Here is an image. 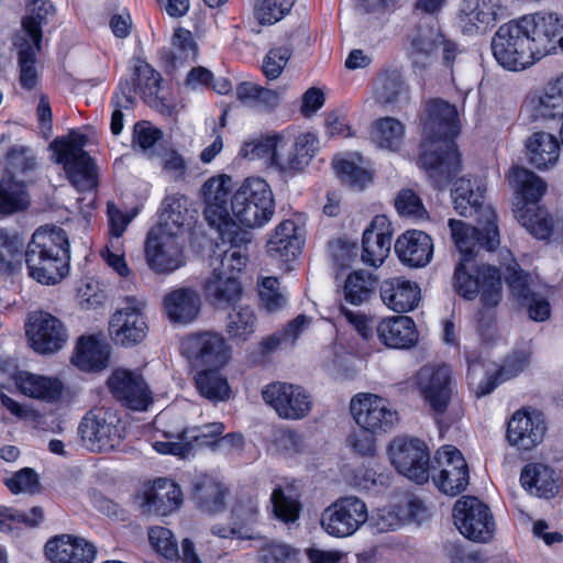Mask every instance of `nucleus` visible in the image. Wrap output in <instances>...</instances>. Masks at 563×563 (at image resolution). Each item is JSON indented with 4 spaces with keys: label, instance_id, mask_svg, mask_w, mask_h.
<instances>
[{
    "label": "nucleus",
    "instance_id": "f257e3e1",
    "mask_svg": "<svg viewBox=\"0 0 563 563\" xmlns=\"http://www.w3.org/2000/svg\"><path fill=\"white\" fill-rule=\"evenodd\" d=\"M455 210L463 217L477 214V227L450 219L451 238L460 254L453 275L454 290L465 299L479 296L485 308H495L503 297L499 269L490 265H476L483 250L494 251L500 243L497 216L493 207L483 206L484 189L479 183L460 178L452 190Z\"/></svg>",
    "mask_w": 563,
    "mask_h": 563
},
{
    "label": "nucleus",
    "instance_id": "f03ea898",
    "mask_svg": "<svg viewBox=\"0 0 563 563\" xmlns=\"http://www.w3.org/2000/svg\"><path fill=\"white\" fill-rule=\"evenodd\" d=\"M457 123L455 106L442 99L424 103L420 163L439 188L446 186L460 170V154L453 140L459 133Z\"/></svg>",
    "mask_w": 563,
    "mask_h": 563
},
{
    "label": "nucleus",
    "instance_id": "7ed1b4c3",
    "mask_svg": "<svg viewBox=\"0 0 563 563\" xmlns=\"http://www.w3.org/2000/svg\"><path fill=\"white\" fill-rule=\"evenodd\" d=\"M29 275L44 285L59 283L68 273L70 258L68 235L64 229L41 227L24 252Z\"/></svg>",
    "mask_w": 563,
    "mask_h": 563
},
{
    "label": "nucleus",
    "instance_id": "20e7f679",
    "mask_svg": "<svg viewBox=\"0 0 563 563\" xmlns=\"http://www.w3.org/2000/svg\"><path fill=\"white\" fill-rule=\"evenodd\" d=\"M274 212L273 191L263 178H246L231 197V221L235 227H263Z\"/></svg>",
    "mask_w": 563,
    "mask_h": 563
},
{
    "label": "nucleus",
    "instance_id": "39448f33",
    "mask_svg": "<svg viewBox=\"0 0 563 563\" xmlns=\"http://www.w3.org/2000/svg\"><path fill=\"white\" fill-rule=\"evenodd\" d=\"M530 41L521 18L505 23L493 36V55L506 69H526L536 63Z\"/></svg>",
    "mask_w": 563,
    "mask_h": 563
},
{
    "label": "nucleus",
    "instance_id": "423d86ee",
    "mask_svg": "<svg viewBox=\"0 0 563 563\" xmlns=\"http://www.w3.org/2000/svg\"><path fill=\"white\" fill-rule=\"evenodd\" d=\"M86 136L78 134L71 141L55 140L51 146L57 153L56 162L63 164L64 170L73 184L80 191H91L97 188V168L92 158L84 151Z\"/></svg>",
    "mask_w": 563,
    "mask_h": 563
},
{
    "label": "nucleus",
    "instance_id": "0eeeda50",
    "mask_svg": "<svg viewBox=\"0 0 563 563\" xmlns=\"http://www.w3.org/2000/svg\"><path fill=\"white\" fill-rule=\"evenodd\" d=\"M440 51L443 65L451 67L457 54L456 44L446 40L434 24L418 25L410 37L409 56L413 66L421 69L431 67Z\"/></svg>",
    "mask_w": 563,
    "mask_h": 563
},
{
    "label": "nucleus",
    "instance_id": "6e6552de",
    "mask_svg": "<svg viewBox=\"0 0 563 563\" xmlns=\"http://www.w3.org/2000/svg\"><path fill=\"white\" fill-rule=\"evenodd\" d=\"M454 525L465 538L478 543L494 539L496 523L487 505L473 496L456 500L452 510Z\"/></svg>",
    "mask_w": 563,
    "mask_h": 563
},
{
    "label": "nucleus",
    "instance_id": "1a4fd4ad",
    "mask_svg": "<svg viewBox=\"0 0 563 563\" xmlns=\"http://www.w3.org/2000/svg\"><path fill=\"white\" fill-rule=\"evenodd\" d=\"M82 444L90 451H109L122 440V429L117 415L104 408L90 410L78 427Z\"/></svg>",
    "mask_w": 563,
    "mask_h": 563
},
{
    "label": "nucleus",
    "instance_id": "9d476101",
    "mask_svg": "<svg viewBox=\"0 0 563 563\" xmlns=\"http://www.w3.org/2000/svg\"><path fill=\"white\" fill-rule=\"evenodd\" d=\"M221 245L210 257L211 274L234 275L241 273L249 261L251 233L242 229H222L218 231Z\"/></svg>",
    "mask_w": 563,
    "mask_h": 563
},
{
    "label": "nucleus",
    "instance_id": "9b49d317",
    "mask_svg": "<svg viewBox=\"0 0 563 563\" xmlns=\"http://www.w3.org/2000/svg\"><path fill=\"white\" fill-rule=\"evenodd\" d=\"M368 520L366 504L356 496L341 497L321 514L322 529L330 536L345 538L354 534Z\"/></svg>",
    "mask_w": 563,
    "mask_h": 563
},
{
    "label": "nucleus",
    "instance_id": "f8f14e48",
    "mask_svg": "<svg viewBox=\"0 0 563 563\" xmlns=\"http://www.w3.org/2000/svg\"><path fill=\"white\" fill-rule=\"evenodd\" d=\"M389 454L397 471L417 484L430 477V453L427 444L416 438L399 437L391 441Z\"/></svg>",
    "mask_w": 563,
    "mask_h": 563
},
{
    "label": "nucleus",
    "instance_id": "ddd939ff",
    "mask_svg": "<svg viewBox=\"0 0 563 563\" xmlns=\"http://www.w3.org/2000/svg\"><path fill=\"white\" fill-rule=\"evenodd\" d=\"M350 411L356 424L372 434L386 433L398 422V413L389 401L374 394L355 395Z\"/></svg>",
    "mask_w": 563,
    "mask_h": 563
},
{
    "label": "nucleus",
    "instance_id": "4468645a",
    "mask_svg": "<svg viewBox=\"0 0 563 563\" xmlns=\"http://www.w3.org/2000/svg\"><path fill=\"white\" fill-rule=\"evenodd\" d=\"M262 397L277 416L286 420H300L312 410V396L299 385L274 382L262 389Z\"/></svg>",
    "mask_w": 563,
    "mask_h": 563
},
{
    "label": "nucleus",
    "instance_id": "2eb2a0df",
    "mask_svg": "<svg viewBox=\"0 0 563 563\" xmlns=\"http://www.w3.org/2000/svg\"><path fill=\"white\" fill-rule=\"evenodd\" d=\"M25 334L32 350L41 355L58 352L69 336L68 329L62 320L42 310L29 313Z\"/></svg>",
    "mask_w": 563,
    "mask_h": 563
},
{
    "label": "nucleus",
    "instance_id": "dca6fc26",
    "mask_svg": "<svg viewBox=\"0 0 563 563\" xmlns=\"http://www.w3.org/2000/svg\"><path fill=\"white\" fill-rule=\"evenodd\" d=\"M537 60L563 53V21L554 13L538 12L521 18Z\"/></svg>",
    "mask_w": 563,
    "mask_h": 563
},
{
    "label": "nucleus",
    "instance_id": "f3484780",
    "mask_svg": "<svg viewBox=\"0 0 563 563\" xmlns=\"http://www.w3.org/2000/svg\"><path fill=\"white\" fill-rule=\"evenodd\" d=\"M233 185L232 177L222 174L210 177L200 189V196L205 205V219L210 227L218 231L239 229L231 221V209L228 205Z\"/></svg>",
    "mask_w": 563,
    "mask_h": 563
},
{
    "label": "nucleus",
    "instance_id": "a211bd4d",
    "mask_svg": "<svg viewBox=\"0 0 563 563\" xmlns=\"http://www.w3.org/2000/svg\"><path fill=\"white\" fill-rule=\"evenodd\" d=\"M145 260L156 274L167 275L185 265L183 236L152 230L145 243Z\"/></svg>",
    "mask_w": 563,
    "mask_h": 563
},
{
    "label": "nucleus",
    "instance_id": "6ab92c4d",
    "mask_svg": "<svg viewBox=\"0 0 563 563\" xmlns=\"http://www.w3.org/2000/svg\"><path fill=\"white\" fill-rule=\"evenodd\" d=\"M417 387L435 415L446 411L452 397L451 368L446 365L427 364L416 375Z\"/></svg>",
    "mask_w": 563,
    "mask_h": 563
},
{
    "label": "nucleus",
    "instance_id": "aec40b11",
    "mask_svg": "<svg viewBox=\"0 0 563 563\" xmlns=\"http://www.w3.org/2000/svg\"><path fill=\"white\" fill-rule=\"evenodd\" d=\"M181 353L199 365L220 367L230 358V346L217 332L203 331L190 334L181 341Z\"/></svg>",
    "mask_w": 563,
    "mask_h": 563
},
{
    "label": "nucleus",
    "instance_id": "412c9836",
    "mask_svg": "<svg viewBox=\"0 0 563 563\" xmlns=\"http://www.w3.org/2000/svg\"><path fill=\"white\" fill-rule=\"evenodd\" d=\"M435 462L440 467L432 479L445 495L456 496L468 485V467L462 453L454 446L445 445L437 451Z\"/></svg>",
    "mask_w": 563,
    "mask_h": 563
},
{
    "label": "nucleus",
    "instance_id": "4be33fe9",
    "mask_svg": "<svg viewBox=\"0 0 563 563\" xmlns=\"http://www.w3.org/2000/svg\"><path fill=\"white\" fill-rule=\"evenodd\" d=\"M126 307L111 317L109 331L112 339L123 346L140 343L147 333V324L142 313L145 301L134 297L126 298Z\"/></svg>",
    "mask_w": 563,
    "mask_h": 563
},
{
    "label": "nucleus",
    "instance_id": "5701e85b",
    "mask_svg": "<svg viewBox=\"0 0 563 563\" xmlns=\"http://www.w3.org/2000/svg\"><path fill=\"white\" fill-rule=\"evenodd\" d=\"M113 397L130 409L144 411L152 402L151 390L137 371L115 369L108 378Z\"/></svg>",
    "mask_w": 563,
    "mask_h": 563
},
{
    "label": "nucleus",
    "instance_id": "b1692460",
    "mask_svg": "<svg viewBox=\"0 0 563 563\" xmlns=\"http://www.w3.org/2000/svg\"><path fill=\"white\" fill-rule=\"evenodd\" d=\"M547 424L541 412L534 409H519L510 418L507 440L519 450H531L544 438Z\"/></svg>",
    "mask_w": 563,
    "mask_h": 563
},
{
    "label": "nucleus",
    "instance_id": "393cba45",
    "mask_svg": "<svg viewBox=\"0 0 563 563\" xmlns=\"http://www.w3.org/2000/svg\"><path fill=\"white\" fill-rule=\"evenodd\" d=\"M45 556L52 563H92L96 548L85 539L62 534L45 544Z\"/></svg>",
    "mask_w": 563,
    "mask_h": 563
},
{
    "label": "nucleus",
    "instance_id": "a878e982",
    "mask_svg": "<svg viewBox=\"0 0 563 563\" xmlns=\"http://www.w3.org/2000/svg\"><path fill=\"white\" fill-rule=\"evenodd\" d=\"M303 227L294 219L280 222L266 244L267 254L276 260L288 262L296 258L305 242Z\"/></svg>",
    "mask_w": 563,
    "mask_h": 563
},
{
    "label": "nucleus",
    "instance_id": "bb28decb",
    "mask_svg": "<svg viewBox=\"0 0 563 563\" xmlns=\"http://www.w3.org/2000/svg\"><path fill=\"white\" fill-rule=\"evenodd\" d=\"M362 262L378 267L389 254L391 231L385 216H376L371 225L364 231L362 240Z\"/></svg>",
    "mask_w": 563,
    "mask_h": 563
},
{
    "label": "nucleus",
    "instance_id": "cd10ccee",
    "mask_svg": "<svg viewBox=\"0 0 563 563\" xmlns=\"http://www.w3.org/2000/svg\"><path fill=\"white\" fill-rule=\"evenodd\" d=\"M161 80V75L150 64L137 58L133 62L131 78L122 80L117 92L123 98H134V93H140L146 102L152 103L158 97Z\"/></svg>",
    "mask_w": 563,
    "mask_h": 563
},
{
    "label": "nucleus",
    "instance_id": "c85d7f7f",
    "mask_svg": "<svg viewBox=\"0 0 563 563\" xmlns=\"http://www.w3.org/2000/svg\"><path fill=\"white\" fill-rule=\"evenodd\" d=\"M181 503L180 487L170 479L158 478L145 489L141 507L144 514L168 516L177 510Z\"/></svg>",
    "mask_w": 563,
    "mask_h": 563
},
{
    "label": "nucleus",
    "instance_id": "c756f323",
    "mask_svg": "<svg viewBox=\"0 0 563 563\" xmlns=\"http://www.w3.org/2000/svg\"><path fill=\"white\" fill-rule=\"evenodd\" d=\"M395 252L402 264L423 267L433 256L432 239L423 231L408 230L396 240Z\"/></svg>",
    "mask_w": 563,
    "mask_h": 563
},
{
    "label": "nucleus",
    "instance_id": "7c9ffc66",
    "mask_svg": "<svg viewBox=\"0 0 563 563\" xmlns=\"http://www.w3.org/2000/svg\"><path fill=\"white\" fill-rule=\"evenodd\" d=\"M383 302L395 312L413 310L420 301V288L417 283L404 277H393L379 286Z\"/></svg>",
    "mask_w": 563,
    "mask_h": 563
},
{
    "label": "nucleus",
    "instance_id": "2f4dec72",
    "mask_svg": "<svg viewBox=\"0 0 563 563\" xmlns=\"http://www.w3.org/2000/svg\"><path fill=\"white\" fill-rule=\"evenodd\" d=\"M14 385L25 397L44 402L58 400L63 391V384L58 378L27 371H21L14 375Z\"/></svg>",
    "mask_w": 563,
    "mask_h": 563
},
{
    "label": "nucleus",
    "instance_id": "473e14b6",
    "mask_svg": "<svg viewBox=\"0 0 563 563\" xmlns=\"http://www.w3.org/2000/svg\"><path fill=\"white\" fill-rule=\"evenodd\" d=\"M383 344L393 349H409L418 342V331L410 317L397 316L384 319L377 327Z\"/></svg>",
    "mask_w": 563,
    "mask_h": 563
},
{
    "label": "nucleus",
    "instance_id": "72a5a7b5",
    "mask_svg": "<svg viewBox=\"0 0 563 563\" xmlns=\"http://www.w3.org/2000/svg\"><path fill=\"white\" fill-rule=\"evenodd\" d=\"M529 163L537 169L545 170L554 167L560 158V142L551 133L534 132L525 142Z\"/></svg>",
    "mask_w": 563,
    "mask_h": 563
},
{
    "label": "nucleus",
    "instance_id": "f704fd0d",
    "mask_svg": "<svg viewBox=\"0 0 563 563\" xmlns=\"http://www.w3.org/2000/svg\"><path fill=\"white\" fill-rule=\"evenodd\" d=\"M508 181L518 201L515 208L523 205H537L547 191V183L532 170L515 166L508 173Z\"/></svg>",
    "mask_w": 563,
    "mask_h": 563
},
{
    "label": "nucleus",
    "instance_id": "c9c22d12",
    "mask_svg": "<svg viewBox=\"0 0 563 563\" xmlns=\"http://www.w3.org/2000/svg\"><path fill=\"white\" fill-rule=\"evenodd\" d=\"M460 12L464 22L476 27L494 26L509 15L501 0H463Z\"/></svg>",
    "mask_w": 563,
    "mask_h": 563
},
{
    "label": "nucleus",
    "instance_id": "e433bc0d",
    "mask_svg": "<svg viewBox=\"0 0 563 563\" xmlns=\"http://www.w3.org/2000/svg\"><path fill=\"white\" fill-rule=\"evenodd\" d=\"M164 310L172 322L187 324L192 322L200 311V297L189 288H179L164 297Z\"/></svg>",
    "mask_w": 563,
    "mask_h": 563
},
{
    "label": "nucleus",
    "instance_id": "4c0bfd02",
    "mask_svg": "<svg viewBox=\"0 0 563 563\" xmlns=\"http://www.w3.org/2000/svg\"><path fill=\"white\" fill-rule=\"evenodd\" d=\"M288 140L283 134H272L254 139L244 143L241 154L243 157L255 161L265 159L271 166L280 170L284 161V152L287 150Z\"/></svg>",
    "mask_w": 563,
    "mask_h": 563
},
{
    "label": "nucleus",
    "instance_id": "58836bf2",
    "mask_svg": "<svg viewBox=\"0 0 563 563\" xmlns=\"http://www.w3.org/2000/svg\"><path fill=\"white\" fill-rule=\"evenodd\" d=\"M554 475V471L545 464L528 463L521 471L520 482L530 495L549 499L559 490Z\"/></svg>",
    "mask_w": 563,
    "mask_h": 563
},
{
    "label": "nucleus",
    "instance_id": "ea45409f",
    "mask_svg": "<svg viewBox=\"0 0 563 563\" xmlns=\"http://www.w3.org/2000/svg\"><path fill=\"white\" fill-rule=\"evenodd\" d=\"M206 298L218 308L234 305L242 296V286L234 275L210 274L203 283Z\"/></svg>",
    "mask_w": 563,
    "mask_h": 563
},
{
    "label": "nucleus",
    "instance_id": "a19ab883",
    "mask_svg": "<svg viewBox=\"0 0 563 563\" xmlns=\"http://www.w3.org/2000/svg\"><path fill=\"white\" fill-rule=\"evenodd\" d=\"M536 118H563V75L549 81L540 96L531 97L527 104Z\"/></svg>",
    "mask_w": 563,
    "mask_h": 563
},
{
    "label": "nucleus",
    "instance_id": "79ce46f5",
    "mask_svg": "<svg viewBox=\"0 0 563 563\" xmlns=\"http://www.w3.org/2000/svg\"><path fill=\"white\" fill-rule=\"evenodd\" d=\"M191 220L192 212L189 209L188 198L184 195H173L165 198L163 202L161 223L156 230L183 236L185 227L190 225Z\"/></svg>",
    "mask_w": 563,
    "mask_h": 563
},
{
    "label": "nucleus",
    "instance_id": "37998d69",
    "mask_svg": "<svg viewBox=\"0 0 563 563\" xmlns=\"http://www.w3.org/2000/svg\"><path fill=\"white\" fill-rule=\"evenodd\" d=\"M499 258L507 272L506 283L510 289V294L518 302L521 303L537 292L538 283L530 274L519 267L508 249H504L499 252Z\"/></svg>",
    "mask_w": 563,
    "mask_h": 563
},
{
    "label": "nucleus",
    "instance_id": "c03bdc74",
    "mask_svg": "<svg viewBox=\"0 0 563 563\" xmlns=\"http://www.w3.org/2000/svg\"><path fill=\"white\" fill-rule=\"evenodd\" d=\"M319 148V141L313 133L300 134L295 143L284 152V161L280 164V172L302 170Z\"/></svg>",
    "mask_w": 563,
    "mask_h": 563
},
{
    "label": "nucleus",
    "instance_id": "a18cd8bd",
    "mask_svg": "<svg viewBox=\"0 0 563 563\" xmlns=\"http://www.w3.org/2000/svg\"><path fill=\"white\" fill-rule=\"evenodd\" d=\"M108 357V344L93 336H82L77 343L71 361L75 366L82 371H99L107 366Z\"/></svg>",
    "mask_w": 563,
    "mask_h": 563
},
{
    "label": "nucleus",
    "instance_id": "49530a36",
    "mask_svg": "<svg viewBox=\"0 0 563 563\" xmlns=\"http://www.w3.org/2000/svg\"><path fill=\"white\" fill-rule=\"evenodd\" d=\"M515 218L534 238L547 240L553 232V219L548 211L537 205H523L514 209Z\"/></svg>",
    "mask_w": 563,
    "mask_h": 563
},
{
    "label": "nucleus",
    "instance_id": "de8ad7c7",
    "mask_svg": "<svg viewBox=\"0 0 563 563\" xmlns=\"http://www.w3.org/2000/svg\"><path fill=\"white\" fill-rule=\"evenodd\" d=\"M235 95L238 100L246 107L261 111H272L277 108L282 100V92L267 89L257 84L245 81L236 86Z\"/></svg>",
    "mask_w": 563,
    "mask_h": 563
},
{
    "label": "nucleus",
    "instance_id": "09e8293b",
    "mask_svg": "<svg viewBox=\"0 0 563 563\" xmlns=\"http://www.w3.org/2000/svg\"><path fill=\"white\" fill-rule=\"evenodd\" d=\"M227 488L216 479L203 476L194 485V499L208 514L222 511L225 506Z\"/></svg>",
    "mask_w": 563,
    "mask_h": 563
},
{
    "label": "nucleus",
    "instance_id": "8fccbe9b",
    "mask_svg": "<svg viewBox=\"0 0 563 563\" xmlns=\"http://www.w3.org/2000/svg\"><path fill=\"white\" fill-rule=\"evenodd\" d=\"M374 95L383 104H400L409 99L408 87L397 71L382 74L375 82Z\"/></svg>",
    "mask_w": 563,
    "mask_h": 563
},
{
    "label": "nucleus",
    "instance_id": "3c124183",
    "mask_svg": "<svg viewBox=\"0 0 563 563\" xmlns=\"http://www.w3.org/2000/svg\"><path fill=\"white\" fill-rule=\"evenodd\" d=\"M371 137L378 147L398 151L405 139V125L394 117L380 118L374 122Z\"/></svg>",
    "mask_w": 563,
    "mask_h": 563
},
{
    "label": "nucleus",
    "instance_id": "603ef678",
    "mask_svg": "<svg viewBox=\"0 0 563 563\" xmlns=\"http://www.w3.org/2000/svg\"><path fill=\"white\" fill-rule=\"evenodd\" d=\"M24 242L9 232H0V274L13 275L22 267Z\"/></svg>",
    "mask_w": 563,
    "mask_h": 563
},
{
    "label": "nucleus",
    "instance_id": "864d4df0",
    "mask_svg": "<svg viewBox=\"0 0 563 563\" xmlns=\"http://www.w3.org/2000/svg\"><path fill=\"white\" fill-rule=\"evenodd\" d=\"M530 362V354L527 351H519L507 357L504 365L499 368L495 376H489L482 382L476 390L478 397L492 393L499 382H504L517 376L521 373Z\"/></svg>",
    "mask_w": 563,
    "mask_h": 563
},
{
    "label": "nucleus",
    "instance_id": "5fc2aeb1",
    "mask_svg": "<svg viewBox=\"0 0 563 563\" xmlns=\"http://www.w3.org/2000/svg\"><path fill=\"white\" fill-rule=\"evenodd\" d=\"M14 45L19 47L20 82L25 89H32L37 84L35 63L41 42H31L27 38L18 37Z\"/></svg>",
    "mask_w": 563,
    "mask_h": 563
},
{
    "label": "nucleus",
    "instance_id": "6e6d98bb",
    "mask_svg": "<svg viewBox=\"0 0 563 563\" xmlns=\"http://www.w3.org/2000/svg\"><path fill=\"white\" fill-rule=\"evenodd\" d=\"M30 199L22 181L5 177L0 181V213L12 214L25 210Z\"/></svg>",
    "mask_w": 563,
    "mask_h": 563
},
{
    "label": "nucleus",
    "instance_id": "4d7b16f0",
    "mask_svg": "<svg viewBox=\"0 0 563 563\" xmlns=\"http://www.w3.org/2000/svg\"><path fill=\"white\" fill-rule=\"evenodd\" d=\"M377 285L376 277L364 271L351 273L344 284L343 294L347 302L358 306L369 299Z\"/></svg>",
    "mask_w": 563,
    "mask_h": 563
},
{
    "label": "nucleus",
    "instance_id": "13d9d810",
    "mask_svg": "<svg viewBox=\"0 0 563 563\" xmlns=\"http://www.w3.org/2000/svg\"><path fill=\"white\" fill-rule=\"evenodd\" d=\"M53 11L54 7L48 0H29L26 16L22 21L23 35L21 37L31 42H41L42 23Z\"/></svg>",
    "mask_w": 563,
    "mask_h": 563
},
{
    "label": "nucleus",
    "instance_id": "bf43d9fd",
    "mask_svg": "<svg viewBox=\"0 0 563 563\" xmlns=\"http://www.w3.org/2000/svg\"><path fill=\"white\" fill-rule=\"evenodd\" d=\"M195 384L199 394L213 401H223L229 397L230 387L218 371L205 369L197 373Z\"/></svg>",
    "mask_w": 563,
    "mask_h": 563
},
{
    "label": "nucleus",
    "instance_id": "052dcab7",
    "mask_svg": "<svg viewBox=\"0 0 563 563\" xmlns=\"http://www.w3.org/2000/svg\"><path fill=\"white\" fill-rule=\"evenodd\" d=\"M295 0H256L254 15L260 24L273 25L289 13Z\"/></svg>",
    "mask_w": 563,
    "mask_h": 563
},
{
    "label": "nucleus",
    "instance_id": "680f3d73",
    "mask_svg": "<svg viewBox=\"0 0 563 563\" xmlns=\"http://www.w3.org/2000/svg\"><path fill=\"white\" fill-rule=\"evenodd\" d=\"M256 328V317L250 307H240L229 314L227 332L233 339L247 340Z\"/></svg>",
    "mask_w": 563,
    "mask_h": 563
},
{
    "label": "nucleus",
    "instance_id": "e2e57ef3",
    "mask_svg": "<svg viewBox=\"0 0 563 563\" xmlns=\"http://www.w3.org/2000/svg\"><path fill=\"white\" fill-rule=\"evenodd\" d=\"M224 426L221 422L205 424L195 430H184L181 437L190 443V451L194 448L208 446L216 451L217 441L223 433Z\"/></svg>",
    "mask_w": 563,
    "mask_h": 563
},
{
    "label": "nucleus",
    "instance_id": "0e129e2a",
    "mask_svg": "<svg viewBox=\"0 0 563 563\" xmlns=\"http://www.w3.org/2000/svg\"><path fill=\"white\" fill-rule=\"evenodd\" d=\"M8 489L14 494L34 495L40 492V478L37 473L29 467L22 468L13 473L4 479Z\"/></svg>",
    "mask_w": 563,
    "mask_h": 563
},
{
    "label": "nucleus",
    "instance_id": "69168bd1",
    "mask_svg": "<svg viewBox=\"0 0 563 563\" xmlns=\"http://www.w3.org/2000/svg\"><path fill=\"white\" fill-rule=\"evenodd\" d=\"M395 207L402 217L417 220L427 219L428 212L420 197L411 189H402L395 199Z\"/></svg>",
    "mask_w": 563,
    "mask_h": 563
},
{
    "label": "nucleus",
    "instance_id": "338daca9",
    "mask_svg": "<svg viewBox=\"0 0 563 563\" xmlns=\"http://www.w3.org/2000/svg\"><path fill=\"white\" fill-rule=\"evenodd\" d=\"M8 169L12 175H26L36 167V157L26 146L15 145L7 154Z\"/></svg>",
    "mask_w": 563,
    "mask_h": 563
},
{
    "label": "nucleus",
    "instance_id": "774afa93",
    "mask_svg": "<svg viewBox=\"0 0 563 563\" xmlns=\"http://www.w3.org/2000/svg\"><path fill=\"white\" fill-rule=\"evenodd\" d=\"M298 549L284 542H271L262 550V563H299Z\"/></svg>",
    "mask_w": 563,
    "mask_h": 563
}]
</instances>
